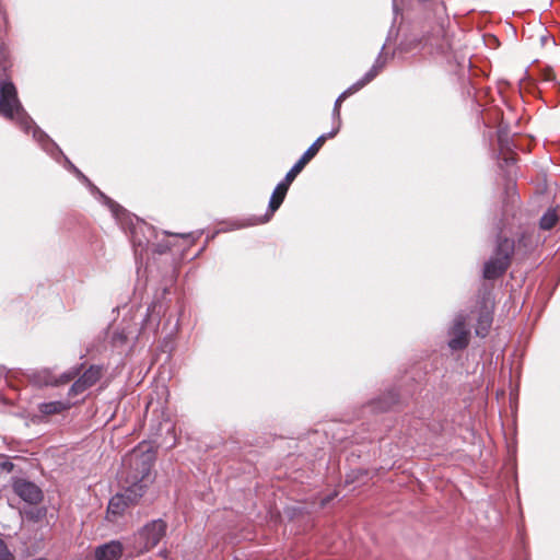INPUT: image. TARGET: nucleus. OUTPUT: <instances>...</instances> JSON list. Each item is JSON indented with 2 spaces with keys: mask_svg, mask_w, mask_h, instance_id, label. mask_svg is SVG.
<instances>
[{
  "mask_svg": "<svg viewBox=\"0 0 560 560\" xmlns=\"http://www.w3.org/2000/svg\"><path fill=\"white\" fill-rule=\"evenodd\" d=\"M154 459V452L144 444L135 448L125 459L124 465L129 467L127 482L130 486L109 500L106 515L108 521L115 522L128 508L139 502L148 485L152 482L151 469Z\"/></svg>",
  "mask_w": 560,
  "mask_h": 560,
  "instance_id": "f257e3e1",
  "label": "nucleus"
},
{
  "mask_svg": "<svg viewBox=\"0 0 560 560\" xmlns=\"http://www.w3.org/2000/svg\"><path fill=\"white\" fill-rule=\"evenodd\" d=\"M0 116L14 121L26 135L32 133L34 140H51L24 109L14 83L7 79L0 81Z\"/></svg>",
  "mask_w": 560,
  "mask_h": 560,
  "instance_id": "f03ea898",
  "label": "nucleus"
},
{
  "mask_svg": "<svg viewBox=\"0 0 560 560\" xmlns=\"http://www.w3.org/2000/svg\"><path fill=\"white\" fill-rule=\"evenodd\" d=\"M514 252V242L509 238L500 240L494 255L485 264L483 277L495 279L509 267L510 258Z\"/></svg>",
  "mask_w": 560,
  "mask_h": 560,
  "instance_id": "7ed1b4c3",
  "label": "nucleus"
},
{
  "mask_svg": "<svg viewBox=\"0 0 560 560\" xmlns=\"http://www.w3.org/2000/svg\"><path fill=\"white\" fill-rule=\"evenodd\" d=\"M131 242L133 244L136 254L141 253L145 247L150 244L154 246V250L158 253L166 252L174 244H155L153 243V238H156V232L153 226L148 223L137 219L136 223H132L130 230Z\"/></svg>",
  "mask_w": 560,
  "mask_h": 560,
  "instance_id": "20e7f679",
  "label": "nucleus"
},
{
  "mask_svg": "<svg viewBox=\"0 0 560 560\" xmlns=\"http://www.w3.org/2000/svg\"><path fill=\"white\" fill-rule=\"evenodd\" d=\"M166 533V524L161 518L144 525L135 536L133 548L138 552H144L154 548Z\"/></svg>",
  "mask_w": 560,
  "mask_h": 560,
  "instance_id": "39448f33",
  "label": "nucleus"
},
{
  "mask_svg": "<svg viewBox=\"0 0 560 560\" xmlns=\"http://www.w3.org/2000/svg\"><path fill=\"white\" fill-rule=\"evenodd\" d=\"M466 322L467 318L463 314H459L454 318L453 325L448 332V346L452 350H460L468 345L469 329L467 328Z\"/></svg>",
  "mask_w": 560,
  "mask_h": 560,
  "instance_id": "423d86ee",
  "label": "nucleus"
},
{
  "mask_svg": "<svg viewBox=\"0 0 560 560\" xmlns=\"http://www.w3.org/2000/svg\"><path fill=\"white\" fill-rule=\"evenodd\" d=\"M66 161L67 167L73 172V174L86 185L90 191L95 195L101 201H103L113 212V214L118 218L119 212H121V208L115 201L109 199L106 195H104L79 168H77L66 156H63Z\"/></svg>",
  "mask_w": 560,
  "mask_h": 560,
  "instance_id": "0eeeda50",
  "label": "nucleus"
},
{
  "mask_svg": "<svg viewBox=\"0 0 560 560\" xmlns=\"http://www.w3.org/2000/svg\"><path fill=\"white\" fill-rule=\"evenodd\" d=\"M101 377L98 366H90L71 386L69 396H78L93 386Z\"/></svg>",
  "mask_w": 560,
  "mask_h": 560,
  "instance_id": "6e6552de",
  "label": "nucleus"
},
{
  "mask_svg": "<svg viewBox=\"0 0 560 560\" xmlns=\"http://www.w3.org/2000/svg\"><path fill=\"white\" fill-rule=\"evenodd\" d=\"M13 489L27 503L36 504L42 500V490L31 481L19 479L14 482Z\"/></svg>",
  "mask_w": 560,
  "mask_h": 560,
  "instance_id": "1a4fd4ad",
  "label": "nucleus"
},
{
  "mask_svg": "<svg viewBox=\"0 0 560 560\" xmlns=\"http://www.w3.org/2000/svg\"><path fill=\"white\" fill-rule=\"evenodd\" d=\"M78 374L77 370L67 372L60 376L59 380H55L47 371H42L39 373H34L32 375V382L35 385H54V384H63L73 380Z\"/></svg>",
  "mask_w": 560,
  "mask_h": 560,
  "instance_id": "9d476101",
  "label": "nucleus"
},
{
  "mask_svg": "<svg viewBox=\"0 0 560 560\" xmlns=\"http://www.w3.org/2000/svg\"><path fill=\"white\" fill-rule=\"evenodd\" d=\"M122 555V545L113 540L108 544L100 546L95 550L96 560H118Z\"/></svg>",
  "mask_w": 560,
  "mask_h": 560,
  "instance_id": "9b49d317",
  "label": "nucleus"
},
{
  "mask_svg": "<svg viewBox=\"0 0 560 560\" xmlns=\"http://www.w3.org/2000/svg\"><path fill=\"white\" fill-rule=\"evenodd\" d=\"M289 187H287L284 184L279 183L269 200L268 206V213L265 215V218L260 221L261 223L269 221L271 215L279 209L281 203L283 202L285 195L288 192Z\"/></svg>",
  "mask_w": 560,
  "mask_h": 560,
  "instance_id": "f8f14e48",
  "label": "nucleus"
},
{
  "mask_svg": "<svg viewBox=\"0 0 560 560\" xmlns=\"http://www.w3.org/2000/svg\"><path fill=\"white\" fill-rule=\"evenodd\" d=\"M71 407V404L69 401H49V402H43L38 406V409L44 415H56L60 413L63 410H67Z\"/></svg>",
  "mask_w": 560,
  "mask_h": 560,
  "instance_id": "ddd939ff",
  "label": "nucleus"
},
{
  "mask_svg": "<svg viewBox=\"0 0 560 560\" xmlns=\"http://www.w3.org/2000/svg\"><path fill=\"white\" fill-rule=\"evenodd\" d=\"M492 324V316L489 312H483L480 314L478 318V324L476 327V335L480 337H485Z\"/></svg>",
  "mask_w": 560,
  "mask_h": 560,
  "instance_id": "4468645a",
  "label": "nucleus"
},
{
  "mask_svg": "<svg viewBox=\"0 0 560 560\" xmlns=\"http://www.w3.org/2000/svg\"><path fill=\"white\" fill-rule=\"evenodd\" d=\"M516 142H499V159L504 161L506 164L514 162V155L512 153V147L515 148Z\"/></svg>",
  "mask_w": 560,
  "mask_h": 560,
  "instance_id": "2eb2a0df",
  "label": "nucleus"
},
{
  "mask_svg": "<svg viewBox=\"0 0 560 560\" xmlns=\"http://www.w3.org/2000/svg\"><path fill=\"white\" fill-rule=\"evenodd\" d=\"M559 220L556 209H548L541 217L539 225L542 230L552 229Z\"/></svg>",
  "mask_w": 560,
  "mask_h": 560,
  "instance_id": "dca6fc26",
  "label": "nucleus"
},
{
  "mask_svg": "<svg viewBox=\"0 0 560 560\" xmlns=\"http://www.w3.org/2000/svg\"><path fill=\"white\" fill-rule=\"evenodd\" d=\"M382 70L381 67H377L376 65H372V67L360 78L358 81L354 82V88H363L368 83H370Z\"/></svg>",
  "mask_w": 560,
  "mask_h": 560,
  "instance_id": "f3484780",
  "label": "nucleus"
},
{
  "mask_svg": "<svg viewBox=\"0 0 560 560\" xmlns=\"http://www.w3.org/2000/svg\"><path fill=\"white\" fill-rule=\"evenodd\" d=\"M382 70L381 67H377L376 65H372V67L360 78L358 81L354 82V88H363L368 83H370Z\"/></svg>",
  "mask_w": 560,
  "mask_h": 560,
  "instance_id": "a211bd4d",
  "label": "nucleus"
},
{
  "mask_svg": "<svg viewBox=\"0 0 560 560\" xmlns=\"http://www.w3.org/2000/svg\"><path fill=\"white\" fill-rule=\"evenodd\" d=\"M382 70L381 67H377L376 65H372V67L360 78L358 81L354 82V88H363L368 83H370Z\"/></svg>",
  "mask_w": 560,
  "mask_h": 560,
  "instance_id": "6ab92c4d",
  "label": "nucleus"
},
{
  "mask_svg": "<svg viewBox=\"0 0 560 560\" xmlns=\"http://www.w3.org/2000/svg\"><path fill=\"white\" fill-rule=\"evenodd\" d=\"M396 36L397 35V32H394V27H392L388 32V35H387V38H386V42L383 44V46L381 47V50L377 55V57L375 58L374 60V65H376L377 67H381L382 69L384 68L385 63H386V57L383 56V51L385 49V46L390 42L392 37L393 36Z\"/></svg>",
  "mask_w": 560,
  "mask_h": 560,
  "instance_id": "aec40b11",
  "label": "nucleus"
},
{
  "mask_svg": "<svg viewBox=\"0 0 560 560\" xmlns=\"http://www.w3.org/2000/svg\"><path fill=\"white\" fill-rule=\"evenodd\" d=\"M497 133V140H513V138L517 136V132L512 131L511 128L504 124H500Z\"/></svg>",
  "mask_w": 560,
  "mask_h": 560,
  "instance_id": "412c9836",
  "label": "nucleus"
},
{
  "mask_svg": "<svg viewBox=\"0 0 560 560\" xmlns=\"http://www.w3.org/2000/svg\"><path fill=\"white\" fill-rule=\"evenodd\" d=\"M323 143L324 142H313L301 158L308 163L317 154Z\"/></svg>",
  "mask_w": 560,
  "mask_h": 560,
  "instance_id": "4be33fe9",
  "label": "nucleus"
},
{
  "mask_svg": "<svg viewBox=\"0 0 560 560\" xmlns=\"http://www.w3.org/2000/svg\"><path fill=\"white\" fill-rule=\"evenodd\" d=\"M359 90H361V88H354V83L352 85H350L347 90H345L336 100L335 102V106H334V112H338V107L341 103L342 100H346V97H348L349 95H351L352 93L354 92H358Z\"/></svg>",
  "mask_w": 560,
  "mask_h": 560,
  "instance_id": "5701e85b",
  "label": "nucleus"
},
{
  "mask_svg": "<svg viewBox=\"0 0 560 560\" xmlns=\"http://www.w3.org/2000/svg\"><path fill=\"white\" fill-rule=\"evenodd\" d=\"M200 232H190V233H180V234H174L176 238L183 240L187 245H191L196 242L197 238L200 236Z\"/></svg>",
  "mask_w": 560,
  "mask_h": 560,
  "instance_id": "b1692460",
  "label": "nucleus"
},
{
  "mask_svg": "<svg viewBox=\"0 0 560 560\" xmlns=\"http://www.w3.org/2000/svg\"><path fill=\"white\" fill-rule=\"evenodd\" d=\"M48 147H44V150L47 151L49 154L52 155L56 160H58L59 156H63V153L59 148H57L55 144L56 142H46Z\"/></svg>",
  "mask_w": 560,
  "mask_h": 560,
  "instance_id": "393cba45",
  "label": "nucleus"
},
{
  "mask_svg": "<svg viewBox=\"0 0 560 560\" xmlns=\"http://www.w3.org/2000/svg\"><path fill=\"white\" fill-rule=\"evenodd\" d=\"M0 560H13L5 542L0 538Z\"/></svg>",
  "mask_w": 560,
  "mask_h": 560,
  "instance_id": "a878e982",
  "label": "nucleus"
},
{
  "mask_svg": "<svg viewBox=\"0 0 560 560\" xmlns=\"http://www.w3.org/2000/svg\"><path fill=\"white\" fill-rule=\"evenodd\" d=\"M299 175L296 171L292 167L285 175V177L280 182L284 184L287 187H290L292 182L295 179V177Z\"/></svg>",
  "mask_w": 560,
  "mask_h": 560,
  "instance_id": "bb28decb",
  "label": "nucleus"
},
{
  "mask_svg": "<svg viewBox=\"0 0 560 560\" xmlns=\"http://www.w3.org/2000/svg\"><path fill=\"white\" fill-rule=\"evenodd\" d=\"M13 468V464L10 463L4 456L0 455V472L2 471H11Z\"/></svg>",
  "mask_w": 560,
  "mask_h": 560,
  "instance_id": "cd10ccee",
  "label": "nucleus"
},
{
  "mask_svg": "<svg viewBox=\"0 0 560 560\" xmlns=\"http://www.w3.org/2000/svg\"><path fill=\"white\" fill-rule=\"evenodd\" d=\"M338 129L337 128H332L329 132H323L320 135H318L315 140H328L329 138H332L336 136Z\"/></svg>",
  "mask_w": 560,
  "mask_h": 560,
  "instance_id": "c85d7f7f",
  "label": "nucleus"
},
{
  "mask_svg": "<svg viewBox=\"0 0 560 560\" xmlns=\"http://www.w3.org/2000/svg\"><path fill=\"white\" fill-rule=\"evenodd\" d=\"M306 164L307 162L304 159L300 158V160L292 167L300 174Z\"/></svg>",
  "mask_w": 560,
  "mask_h": 560,
  "instance_id": "c756f323",
  "label": "nucleus"
},
{
  "mask_svg": "<svg viewBox=\"0 0 560 560\" xmlns=\"http://www.w3.org/2000/svg\"><path fill=\"white\" fill-rule=\"evenodd\" d=\"M396 401V396L394 394H390V401L389 402H386L384 406H381L380 409L381 410H386L388 408H390V406Z\"/></svg>",
  "mask_w": 560,
  "mask_h": 560,
  "instance_id": "7c9ffc66",
  "label": "nucleus"
},
{
  "mask_svg": "<svg viewBox=\"0 0 560 560\" xmlns=\"http://www.w3.org/2000/svg\"><path fill=\"white\" fill-rule=\"evenodd\" d=\"M393 11H394L395 15H397L399 12V8L397 5L396 0H393Z\"/></svg>",
  "mask_w": 560,
  "mask_h": 560,
  "instance_id": "2f4dec72",
  "label": "nucleus"
}]
</instances>
